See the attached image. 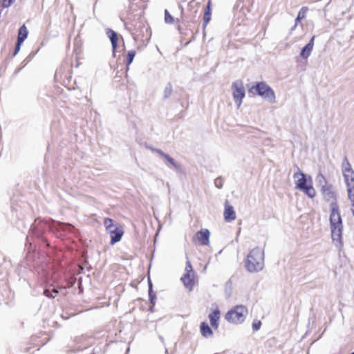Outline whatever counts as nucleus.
<instances>
[{
	"instance_id": "nucleus-11",
	"label": "nucleus",
	"mask_w": 354,
	"mask_h": 354,
	"mask_svg": "<svg viewBox=\"0 0 354 354\" xmlns=\"http://www.w3.org/2000/svg\"><path fill=\"white\" fill-rule=\"evenodd\" d=\"M224 219L226 222H231L236 218V212L234 207L229 204L228 201L225 202Z\"/></svg>"
},
{
	"instance_id": "nucleus-22",
	"label": "nucleus",
	"mask_w": 354,
	"mask_h": 354,
	"mask_svg": "<svg viewBox=\"0 0 354 354\" xmlns=\"http://www.w3.org/2000/svg\"><path fill=\"white\" fill-rule=\"evenodd\" d=\"M308 8L307 7H302L298 12L297 17L295 19V24L292 28V30L295 29L297 26V24L301 19H304L306 17V12Z\"/></svg>"
},
{
	"instance_id": "nucleus-40",
	"label": "nucleus",
	"mask_w": 354,
	"mask_h": 354,
	"mask_svg": "<svg viewBox=\"0 0 354 354\" xmlns=\"http://www.w3.org/2000/svg\"><path fill=\"white\" fill-rule=\"evenodd\" d=\"M147 148L150 149L151 151L156 152V151L160 150V149L153 148V147H150V146H147Z\"/></svg>"
},
{
	"instance_id": "nucleus-37",
	"label": "nucleus",
	"mask_w": 354,
	"mask_h": 354,
	"mask_svg": "<svg viewBox=\"0 0 354 354\" xmlns=\"http://www.w3.org/2000/svg\"><path fill=\"white\" fill-rule=\"evenodd\" d=\"M343 172V176L345 180V183L348 181H349L351 178V174L348 171H342Z\"/></svg>"
},
{
	"instance_id": "nucleus-26",
	"label": "nucleus",
	"mask_w": 354,
	"mask_h": 354,
	"mask_svg": "<svg viewBox=\"0 0 354 354\" xmlns=\"http://www.w3.org/2000/svg\"><path fill=\"white\" fill-rule=\"evenodd\" d=\"M136 56V51L133 50H129L127 55L126 64L129 66L133 62Z\"/></svg>"
},
{
	"instance_id": "nucleus-4",
	"label": "nucleus",
	"mask_w": 354,
	"mask_h": 354,
	"mask_svg": "<svg viewBox=\"0 0 354 354\" xmlns=\"http://www.w3.org/2000/svg\"><path fill=\"white\" fill-rule=\"evenodd\" d=\"M248 313V308L245 306H236L226 313L225 319L232 324H241L244 322Z\"/></svg>"
},
{
	"instance_id": "nucleus-1",
	"label": "nucleus",
	"mask_w": 354,
	"mask_h": 354,
	"mask_svg": "<svg viewBox=\"0 0 354 354\" xmlns=\"http://www.w3.org/2000/svg\"><path fill=\"white\" fill-rule=\"evenodd\" d=\"M73 228V226L67 223L55 221L50 222L38 218L35 221V223L31 225L30 230L37 237H41L47 230L54 234L57 237H62L66 233H72Z\"/></svg>"
},
{
	"instance_id": "nucleus-30",
	"label": "nucleus",
	"mask_w": 354,
	"mask_h": 354,
	"mask_svg": "<svg viewBox=\"0 0 354 354\" xmlns=\"http://www.w3.org/2000/svg\"><path fill=\"white\" fill-rule=\"evenodd\" d=\"M149 299L150 304L151 305L154 306L156 299V295L153 290H151V291H149Z\"/></svg>"
},
{
	"instance_id": "nucleus-41",
	"label": "nucleus",
	"mask_w": 354,
	"mask_h": 354,
	"mask_svg": "<svg viewBox=\"0 0 354 354\" xmlns=\"http://www.w3.org/2000/svg\"><path fill=\"white\" fill-rule=\"evenodd\" d=\"M91 344H92L91 342H88H88H86V343L85 344V347H86V346H88L91 345Z\"/></svg>"
},
{
	"instance_id": "nucleus-12",
	"label": "nucleus",
	"mask_w": 354,
	"mask_h": 354,
	"mask_svg": "<svg viewBox=\"0 0 354 354\" xmlns=\"http://www.w3.org/2000/svg\"><path fill=\"white\" fill-rule=\"evenodd\" d=\"M106 34L107 37L109 38L113 50V54L114 55L116 49L118 48V33L111 28H107L106 30Z\"/></svg>"
},
{
	"instance_id": "nucleus-13",
	"label": "nucleus",
	"mask_w": 354,
	"mask_h": 354,
	"mask_svg": "<svg viewBox=\"0 0 354 354\" xmlns=\"http://www.w3.org/2000/svg\"><path fill=\"white\" fill-rule=\"evenodd\" d=\"M315 36H313L308 43L304 46L300 52V56L304 59H307L311 54L314 46Z\"/></svg>"
},
{
	"instance_id": "nucleus-28",
	"label": "nucleus",
	"mask_w": 354,
	"mask_h": 354,
	"mask_svg": "<svg viewBox=\"0 0 354 354\" xmlns=\"http://www.w3.org/2000/svg\"><path fill=\"white\" fill-rule=\"evenodd\" d=\"M347 190H354V172L351 174L349 181L346 183Z\"/></svg>"
},
{
	"instance_id": "nucleus-24",
	"label": "nucleus",
	"mask_w": 354,
	"mask_h": 354,
	"mask_svg": "<svg viewBox=\"0 0 354 354\" xmlns=\"http://www.w3.org/2000/svg\"><path fill=\"white\" fill-rule=\"evenodd\" d=\"M342 171H348L350 174L354 172L346 156L344 157L342 162Z\"/></svg>"
},
{
	"instance_id": "nucleus-35",
	"label": "nucleus",
	"mask_w": 354,
	"mask_h": 354,
	"mask_svg": "<svg viewBox=\"0 0 354 354\" xmlns=\"http://www.w3.org/2000/svg\"><path fill=\"white\" fill-rule=\"evenodd\" d=\"M353 190H347L348 192V198L352 202V206L354 207V193Z\"/></svg>"
},
{
	"instance_id": "nucleus-42",
	"label": "nucleus",
	"mask_w": 354,
	"mask_h": 354,
	"mask_svg": "<svg viewBox=\"0 0 354 354\" xmlns=\"http://www.w3.org/2000/svg\"><path fill=\"white\" fill-rule=\"evenodd\" d=\"M240 232H241V228H239V230H238L237 236L240 234Z\"/></svg>"
},
{
	"instance_id": "nucleus-31",
	"label": "nucleus",
	"mask_w": 354,
	"mask_h": 354,
	"mask_svg": "<svg viewBox=\"0 0 354 354\" xmlns=\"http://www.w3.org/2000/svg\"><path fill=\"white\" fill-rule=\"evenodd\" d=\"M185 272L192 273V275H194V272L193 268H192V264L188 259L186 262Z\"/></svg>"
},
{
	"instance_id": "nucleus-15",
	"label": "nucleus",
	"mask_w": 354,
	"mask_h": 354,
	"mask_svg": "<svg viewBox=\"0 0 354 354\" xmlns=\"http://www.w3.org/2000/svg\"><path fill=\"white\" fill-rule=\"evenodd\" d=\"M198 240L203 245H208L209 243V232L207 229H203L197 232Z\"/></svg>"
},
{
	"instance_id": "nucleus-9",
	"label": "nucleus",
	"mask_w": 354,
	"mask_h": 354,
	"mask_svg": "<svg viewBox=\"0 0 354 354\" xmlns=\"http://www.w3.org/2000/svg\"><path fill=\"white\" fill-rule=\"evenodd\" d=\"M297 169L298 171L294 174L293 178L295 180L296 189H299L309 183V178L308 176L301 171L299 168H297Z\"/></svg>"
},
{
	"instance_id": "nucleus-14",
	"label": "nucleus",
	"mask_w": 354,
	"mask_h": 354,
	"mask_svg": "<svg viewBox=\"0 0 354 354\" xmlns=\"http://www.w3.org/2000/svg\"><path fill=\"white\" fill-rule=\"evenodd\" d=\"M309 183L300 188L299 190L303 192L306 195H307L309 198H313L316 195V191L313 186V180L312 177L308 176Z\"/></svg>"
},
{
	"instance_id": "nucleus-27",
	"label": "nucleus",
	"mask_w": 354,
	"mask_h": 354,
	"mask_svg": "<svg viewBox=\"0 0 354 354\" xmlns=\"http://www.w3.org/2000/svg\"><path fill=\"white\" fill-rule=\"evenodd\" d=\"M172 91L171 84L170 82L167 83L164 90L163 97L165 99L169 97L172 93Z\"/></svg>"
},
{
	"instance_id": "nucleus-10",
	"label": "nucleus",
	"mask_w": 354,
	"mask_h": 354,
	"mask_svg": "<svg viewBox=\"0 0 354 354\" xmlns=\"http://www.w3.org/2000/svg\"><path fill=\"white\" fill-rule=\"evenodd\" d=\"M156 153L160 155V157L164 158L166 161L165 164L169 167L170 165L176 169V170H181V165L178 162H177L173 158H171L169 154L165 153L162 150L156 151Z\"/></svg>"
},
{
	"instance_id": "nucleus-3",
	"label": "nucleus",
	"mask_w": 354,
	"mask_h": 354,
	"mask_svg": "<svg viewBox=\"0 0 354 354\" xmlns=\"http://www.w3.org/2000/svg\"><path fill=\"white\" fill-rule=\"evenodd\" d=\"M249 92L261 97L269 103H274L276 100L273 89L265 82H256L250 89Z\"/></svg>"
},
{
	"instance_id": "nucleus-5",
	"label": "nucleus",
	"mask_w": 354,
	"mask_h": 354,
	"mask_svg": "<svg viewBox=\"0 0 354 354\" xmlns=\"http://www.w3.org/2000/svg\"><path fill=\"white\" fill-rule=\"evenodd\" d=\"M104 225L106 231L110 234L111 245L120 241L124 234L123 229L121 226H116L113 225V220L109 218H106L104 221Z\"/></svg>"
},
{
	"instance_id": "nucleus-25",
	"label": "nucleus",
	"mask_w": 354,
	"mask_h": 354,
	"mask_svg": "<svg viewBox=\"0 0 354 354\" xmlns=\"http://www.w3.org/2000/svg\"><path fill=\"white\" fill-rule=\"evenodd\" d=\"M316 180L319 186L322 188H325L327 187V181L324 177V176L322 174H319L316 178Z\"/></svg>"
},
{
	"instance_id": "nucleus-21",
	"label": "nucleus",
	"mask_w": 354,
	"mask_h": 354,
	"mask_svg": "<svg viewBox=\"0 0 354 354\" xmlns=\"http://www.w3.org/2000/svg\"><path fill=\"white\" fill-rule=\"evenodd\" d=\"M28 30L25 24H23L18 30L17 41L23 42L27 39Z\"/></svg>"
},
{
	"instance_id": "nucleus-23",
	"label": "nucleus",
	"mask_w": 354,
	"mask_h": 354,
	"mask_svg": "<svg viewBox=\"0 0 354 354\" xmlns=\"http://www.w3.org/2000/svg\"><path fill=\"white\" fill-rule=\"evenodd\" d=\"M59 291L57 289L53 288H45L44 290V295L48 297L53 299L55 298L57 295L58 294Z\"/></svg>"
},
{
	"instance_id": "nucleus-34",
	"label": "nucleus",
	"mask_w": 354,
	"mask_h": 354,
	"mask_svg": "<svg viewBox=\"0 0 354 354\" xmlns=\"http://www.w3.org/2000/svg\"><path fill=\"white\" fill-rule=\"evenodd\" d=\"M15 1V0H3L1 6L3 8H6L10 7Z\"/></svg>"
},
{
	"instance_id": "nucleus-7",
	"label": "nucleus",
	"mask_w": 354,
	"mask_h": 354,
	"mask_svg": "<svg viewBox=\"0 0 354 354\" xmlns=\"http://www.w3.org/2000/svg\"><path fill=\"white\" fill-rule=\"evenodd\" d=\"M232 88L233 91L234 100L237 104V107H240L242 100L245 95L244 87L241 83L234 82L232 85Z\"/></svg>"
},
{
	"instance_id": "nucleus-17",
	"label": "nucleus",
	"mask_w": 354,
	"mask_h": 354,
	"mask_svg": "<svg viewBox=\"0 0 354 354\" xmlns=\"http://www.w3.org/2000/svg\"><path fill=\"white\" fill-rule=\"evenodd\" d=\"M321 191L326 201L335 202V194L333 190L332 185H328L325 188H322Z\"/></svg>"
},
{
	"instance_id": "nucleus-19",
	"label": "nucleus",
	"mask_w": 354,
	"mask_h": 354,
	"mask_svg": "<svg viewBox=\"0 0 354 354\" xmlns=\"http://www.w3.org/2000/svg\"><path fill=\"white\" fill-rule=\"evenodd\" d=\"M200 330L203 337L205 338L210 337L213 335V331L209 324L205 322L201 323Z\"/></svg>"
},
{
	"instance_id": "nucleus-33",
	"label": "nucleus",
	"mask_w": 354,
	"mask_h": 354,
	"mask_svg": "<svg viewBox=\"0 0 354 354\" xmlns=\"http://www.w3.org/2000/svg\"><path fill=\"white\" fill-rule=\"evenodd\" d=\"M223 179L221 177L217 178L214 180V185L218 189H221L223 187Z\"/></svg>"
},
{
	"instance_id": "nucleus-32",
	"label": "nucleus",
	"mask_w": 354,
	"mask_h": 354,
	"mask_svg": "<svg viewBox=\"0 0 354 354\" xmlns=\"http://www.w3.org/2000/svg\"><path fill=\"white\" fill-rule=\"evenodd\" d=\"M22 44H23V42H21V41L17 40L12 56H15L17 55V53L19 52V50L21 49V46Z\"/></svg>"
},
{
	"instance_id": "nucleus-6",
	"label": "nucleus",
	"mask_w": 354,
	"mask_h": 354,
	"mask_svg": "<svg viewBox=\"0 0 354 354\" xmlns=\"http://www.w3.org/2000/svg\"><path fill=\"white\" fill-rule=\"evenodd\" d=\"M330 227L342 226V220L340 216L339 206L336 202H332L330 205Z\"/></svg>"
},
{
	"instance_id": "nucleus-29",
	"label": "nucleus",
	"mask_w": 354,
	"mask_h": 354,
	"mask_svg": "<svg viewBox=\"0 0 354 354\" xmlns=\"http://www.w3.org/2000/svg\"><path fill=\"white\" fill-rule=\"evenodd\" d=\"M165 21L167 24H172L174 22V18L169 14V12L167 10H165Z\"/></svg>"
},
{
	"instance_id": "nucleus-39",
	"label": "nucleus",
	"mask_w": 354,
	"mask_h": 354,
	"mask_svg": "<svg viewBox=\"0 0 354 354\" xmlns=\"http://www.w3.org/2000/svg\"><path fill=\"white\" fill-rule=\"evenodd\" d=\"M148 285H149V291H151V290H153V284L149 278L148 279Z\"/></svg>"
},
{
	"instance_id": "nucleus-36",
	"label": "nucleus",
	"mask_w": 354,
	"mask_h": 354,
	"mask_svg": "<svg viewBox=\"0 0 354 354\" xmlns=\"http://www.w3.org/2000/svg\"><path fill=\"white\" fill-rule=\"evenodd\" d=\"M261 326V322L260 321L254 322L252 323V329L254 330L257 331L260 329Z\"/></svg>"
},
{
	"instance_id": "nucleus-43",
	"label": "nucleus",
	"mask_w": 354,
	"mask_h": 354,
	"mask_svg": "<svg viewBox=\"0 0 354 354\" xmlns=\"http://www.w3.org/2000/svg\"><path fill=\"white\" fill-rule=\"evenodd\" d=\"M351 211H352V214H353V215L354 216V208H353V209H351Z\"/></svg>"
},
{
	"instance_id": "nucleus-2",
	"label": "nucleus",
	"mask_w": 354,
	"mask_h": 354,
	"mask_svg": "<svg viewBox=\"0 0 354 354\" xmlns=\"http://www.w3.org/2000/svg\"><path fill=\"white\" fill-rule=\"evenodd\" d=\"M245 269L249 272H259L264 267V251L256 247L250 251L245 260Z\"/></svg>"
},
{
	"instance_id": "nucleus-18",
	"label": "nucleus",
	"mask_w": 354,
	"mask_h": 354,
	"mask_svg": "<svg viewBox=\"0 0 354 354\" xmlns=\"http://www.w3.org/2000/svg\"><path fill=\"white\" fill-rule=\"evenodd\" d=\"M220 310L218 308L215 309L209 313L208 317L212 328L217 329L218 327V321L220 319Z\"/></svg>"
},
{
	"instance_id": "nucleus-16",
	"label": "nucleus",
	"mask_w": 354,
	"mask_h": 354,
	"mask_svg": "<svg viewBox=\"0 0 354 354\" xmlns=\"http://www.w3.org/2000/svg\"><path fill=\"white\" fill-rule=\"evenodd\" d=\"M194 276L192 273L185 272L180 279L185 287L189 291L192 290L194 288Z\"/></svg>"
},
{
	"instance_id": "nucleus-38",
	"label": "nucleus",
	"mask_w": 354,
	"mask_h": 354,
	"mask_svg": "<svg viewBox=\"0 0 354 354\" xmlns=\"http://www.w3.org/2000/svg\"><path fill=\"white\" fill-rule=\"evenodd\" d=\"M83 339H85V340H86V341H87V337H83V336H82V337H77L75 341H76L77 343H79V342H82V341L83 340Z\"/></svg>"
},
{
	"instance_id": "nucleus-8",
	"label": "nucleus",
	"mask_w": 354,
	"mask_h": 354,
	"mask_svg": "<svg viewBox=\"0 0 354 354\" xmlns=\"http://www.w3.org/2000/svg\"><path fill=\"white\" fill-rule=\"evenodd\" d=\"M331 230V237L333 239V241L335 244V245L339 249H341V248L343 246V242H342V230H343V225L342 226H335V227H330Z\"/></svg>"
},
{
	"instance_id": "nucleus-20",
	"label": "nucleus",
	"mask_w": 354,
	"mask_h": 354,
	"mask_svg": "<svg viewBox=\"0 0 354 354\" xmlns=\"http://www.w3.org/2000/svg\"><path fill=\"white\" fill-rule=\"evenodd\" d=\"M211 11H212V9H211V0H209L207 3V6L205 7V12H204V16H203V26L204 28L207 26V24L211 20V15H212Z\"/></svg>"
}]
</instances>
